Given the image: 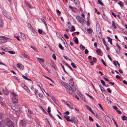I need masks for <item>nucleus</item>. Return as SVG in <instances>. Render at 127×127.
Segmentation results:
<instances>
[{
	"label": "nucleus",
	"mask_w": 127,
	"mask_h": 127,
	"mask_svg": "<svg viewBox=\"0 0 127 127\" xmlns=\"http://www.w3.org/2000/svg\"><path fill=\"white\" fill-rule=\"evenodd\" d=\"M6 125L8 127H14L15 125L13 122L8 118L6 119Z\"/></svg>",
	"instance_id": "obj_1"
},
{
	"label": "nucleus",
	"mask_w": 127,
	"mask_h": 127,
	"mask_svg": "<svg viewBox=\"0 0 127 127\" xmlns=\"http://www.w3.org/2000/svg\"><path fill=\"white\" fill-rule=\"evenodd\" d=\"M96 31L97 33H99V38L101 39V29L100 26L99 24H98L97 23L96 24Z\"/></svg>",
	"instance_id": "obj_2"
},
{
	"label": "nucleus",
	"mask_w": 127,
	"mask_h": 127,
	"mask_svg": "<svg viewBox=\"0 0 127 127\" xmlns=\"http://www.w3.org/2000/svg\"><path fill=\"white\" fill-rule=\"evenodd\" d=\"M76 18L77 20L81 23H83L84 21V18L80 17L79 16H76Z\"/></svg>",
	"instance_id": "obj_3"
},
{
	"label": "nucleus",
	"mask_w": 127,
	"mask_h": 127,
	"mask_svg": "<svg viewBox=\"0 0 127 127\" xmlns=\"http://www.w3.org/2000/svg\"><path fill=\"white\" fill-rule=\"evenodd\" d=\"M6 120H3L0 122V127H6Z\"/></svg>",
	"instance_id": "obj_4"
},
{
	"label": "nucleus",
	"mask_w": 127,
	"mask_h": 127,
	"mask_svg": "<svg viewBox=\"0 0 127 127\" xmlns=\"http://www.w3.org/2000/svg\"><path fill=\"white\" fill-rule=\"evenodd\" d=\"M12 101L14 103H17L18 102V99L17 97H13L12 98Z\"/></svg>",
	"instance_id": "obj_5"
},
{
	"label": "nucleus",
	"mask_w": 127,
	"mask_h": 127,
	"mask_svg": "<svg viewBox=\"0 0 127 127\" xmlns=\"http://www.w3.org/2000/svg\"><path fill=\"white\" fill-rule=\"evenodd\" d=\"M65 88H67V89L66 90L67 92L69 94H72V92L70 89V87L66 85L65 86Z\"/></svg>",
	"instance_id": "obj_6"
},
{
	"label": "nucleus",
	"mask_w": 127,
	"mask_h": 127,
	"mask_svg": "<svg viewBox=\"0 0 127 127\" xmlns=\"http://www.w3.org/2000/svg\"><path fill=\"white\" fill-rule=\"evenodd\" d=\"M16 66L17 67L19 68L21 70H23L24 68V66L20 63L17 64Z\"/></svg>",
	"instance_id": "obj_7"
},
{
	"label": "nucleus",
	"mask_w": 127,
	"mask_h": 127,
	"mask_svg": "<svg viewBox=\"0 0 127 127\" xmlns=\"http://www.w3.org/2000/svg\"><path fill=\"white\" fill-rule=\"evenodd\" d=\"M20 123L21 125L23 127L25 126L26 125L25 121L24 120H21Z\"/></svg>",
	"instance_id": "obj_8"
},
{
	"label": "nucleus",
	"mask_w": 127,
	"mask_h": 127,
	"mask_svg": "<svg viewBox=\"0 0 127 127\" xmlns=\"http://www.w3.org/2000/svg\"><path fill=\"white\" fill-rule=\"evenodd\" d=\"M113 108L119 114H121V112L120 111H119L117 110L118 108L117 107L115 106H112Z\"/></svg>",
	"instance_id": "obj_9"
},
{
	"label": "nucleus",
	"mask_w": 127,
	"mask_h": 127,
	"mask_svg": "<svg viewBox=\"0 0 127 127\" xmlns=\"http://www.w3.org/2000/svg\"><path fill=\"white\" fill-rule=\"evenodd\" d=\"M70 88H71V91L72 92V94H73V92H74L76 91V88L75 86L74 85H73V86H71V87H70Z\"/></svg>",
	"instance_id": "obj_10"
},
{
	"label": "nucleus",
	"mask_w": 127,
	"mask_h": 127,
	"mask_svg": "<svg viewBox=\"0 0 127 127\" xmlns=\"http://www.w3.org/2000/svg\"><path fill=\"white\" fill-rule=\"evenodd\" d=\"M86 107L88 110H89L92 113H93L94 114H95L93 112L91 108L88 105H86L85 106Z\"/></svg>",
	"instance_id": "obj_11"
},
{
	"label": "nucleus",
	"mask_w": 127,
	"mask_h": 127,
	"mask_svg": "<svg viewBox=\"0 0 127 127\" xmlns=\"http://www.w3.org/2000/svg\"><path fill=\"white\" fill-rule=\"evenodd\" d=\"M37 59L38 61L40 63H41V62H44L43 59L42 58H36Z\"/></svg>",
	"instance_id": "obj_12"
},
{
	"label": "nucleus",
	"mask_w": 127,
	"mask_h": 127,
	"mask_svg": "<svg viewBox=\"0 0 127 127\" xmlns=\"http://www.w3.org/2000/svg\"><path fill=\"white\" fill-rule=\"evenodd\" d=\"M69 87H71L74 85V83L72 79H70L69 80Z\"/></svg>",
	"instance_id": "obj_13"
},
{
	"label": "nucleus",
	"mask_w": 127,
	"mask_h": 127,
	"mask_svg": "<svg viewBox=\"0 0 127 127\" xmlns=\"http://www.w3.org/2000/svg\"><path fill=\"white\" fill-rule=\"evenodd\" d=\"M6 38L0 39V42H1L2 43H4L6 42H7V40Z\"/></svg>",
	"instance_id": "obj_14"
},
{
	"label": "nucleus",
	"mask_w": 127,
	"mask_h": 127,
	"mask_svg": "<svg viewBox=\"0 0 127 127\" xmlns=\"http://www.w3.org/2000/svg\"><path fill=\"white\" fill-rule=\"evenodd\" d=\"M75 39L74 40V41L75 43L77 44H78V41L77 38L76 37H74L73 38V39Z\"/></svg>",
	"instance_id": "obj_15"
},
{
	"label": "nucleus",
	"mask_w": 127,
	"mask_h": 127,
	"mask_svg": "<svg viewBox=\"0 0 127 127\" xmlns=\"http://www.w3.org/2000/svg\"><path fill=\"white\" fill-rule=\"evenodd\" d=\"M2 92L5 95H8L9 93L8 91L5 89H3L2 90Z\"/></svg>",
	"instance_id": "obj_16"
},
{
	"label": "nucleus",
	"mask_w": 127,
	"mask_h": 127,
	"mask_svg": "<svg viewBox=\"0 0 127 127\" xmlns=\"http://www.w3.org/2000/svg\"><path fill=\"white\" fill-rule=\"evenodd\" d=\"M22 55L24 57L26 58L27 59H29L30 58V57L28 56L25 53L22 54Z\"/></svg>",
	"instance_id": "obj_17"
},
{
	"label": "nucleus",
	"mask_w": 127,
	"mask_h": 127,
	"mask_svg": "<svg viewBox=\"0 0 127 127\" xmlns=\"http://www.w3.org/2000/svg\"><path fill=\"white\" fill-rule=\"evenodd\" d=\"M64 118L66 119L67 121H69L70 118L69 116L65 115H64Z\"/></svg>",
	"instance_id": "obj_18"
},
{
	"label": "nucleus",
	"mask_w": 127,
	"mask_h": 127,
	"mask_svg": "<svg viewBox=\"0 0 127 127\" xmlns=\"http://www.w3.org/2000/svg\"><path fill=\"white\" fill-rule=\"evenodd\" d=\"M31 30H32V32H33L34 35L36 36L37 35V32L35 31L34 29L33 28Z\"/></svg>",
	"instance_id": "obj_19"
},
{
	"label": "nucleus",
	"mask_w": 127,
	"mask_h": 127,
	"mask_svg": "<svg viewBox=\"0 0 127 127\" xmlns=\"http://www.w3.org/2000/svg\"><path fill=\"white\" fill-rule=\"evenodd\" d=\"M98 55H100L102 53V52L101 50L99 49H97L96 51Z\"/></svg>",
	"instance_id": "obj_20"
},
{
	"label": "nucleus",
	"mask_w": 127,
	"mask_h": 127,
	"mask_svg": "<svg viewBox=\"0 0 127 127\" xmlns=\"http://www.w3.org/2000/svg\"><path fill=\"white\" fill-rule=\"evenodd\" d=\"M118 4L120 5V6L122 8L123 6H124V3L122 1H120V2L118 3Z\"/></svg>",
	"instance_id": "obj_21"
},
{
	"label": "nucleus",
	"mask_w": 127,
	"mask_h": 127,
	"mask_svg": "<svg viewBox=\"0 0 127 127\" xmlns=\"http://www.w3.org/2000/svg\"><path fill=\"white\" fill-rule=\"evenodd\" d=\"M3 25V22L2 19H0V27H2Z\"/></svg>",
	"instance_id": "obj_22"
},
{
	"label": "nucleus",
	"mask_w": 127,
	"mask_h": 127,
	"mask_svg": "<svg viewBox=\"0 0 127 127\" xmlns=\"http://www.w3.org/2000/svg\"><path fill=\"white\" fill-rule=\"evenodd\" d=\"M50 65L52 66V67L55 70H57V68L56 66L54 63H52Z\"/></svg>",
	"instance_id": "obj_23"
},
{
	"label": "nucleus",
	"mask_w": 127,
	"mask_h": 127,
	"mask_svg": "<svg viewBox=\"0 0 127 127\" xmlns=\"http://www.w3.org/2000/svg\"><path fill=\"white\" fill-rule=\"evenodd\" d=\"M87 31L89 33H90L91 32H93V30L92 29L90 28L88 29H87Z\"/></svg>",
	"instance_id": "obj_24"
},
{
	"label": "nucleus",
	"mask_w": 127,
	"mask_h": 127,
	"mask_svg": "<svg viewBox=\"0 0 127 127\" xmlns=\"http://www.w3.org/2000/svg\"><path fill=\"white\" fill-rule=\"evenodd\" d=\"M75 30V27L73 26H72L71 27V29L70 30L71 32H74Z\"/></svg>",
	"instance_id": "obj_25"
},
{
	"label": "nucleus",
	"mask_w": 127,
	"mask_h": 127,
	"mask_svg": "<svg viewBox=\"0 0 127 127\" xmlns=\"http://www.w3.org/2000/svg\"><path fill=\"white\" fill-rule=\"evenodd\" d=\"M42 66L46 70H47V71H49L50 70L45 65L44 66L42 65Z\"/></svg>",
	"instance_id": "obj_26"
},
{
	"label": "nucleus",
	"mask_w": 127,
	"mask_h": 127,
	"mask_svg": "<svg viewBox=\"0 0 127 127\" xmlns=\"http://www.w3.org/2000/svg\"><path fill=\"white\" fill-rule=\"evenodd\" d=\"M80 48L82 50H84L85 49V47L81 44L80 46Z\"/></svg>",
	"instance_id": "obj_27"
},
{
	"label": "nucleus",
	"mask_w": 127,
	"mask_h": 127,
	"mask_svg": "<svg viewBox=\"0 0 127 127\" xmlns=\"http://www.w3.org/2000/svg\"><path fill=\"white\" fill-rule=\"evenodd\" d=\"M113 23L112 24V25L113 27L114 28V29H116L117 28V27L115 25V23L113 21H112Z\"/></svg>",
	"instance_id": "obj_28"
},
{
	"label": "nucleus",
	"mask_w": 127,
	"mask_h": 127,
	"mask_svg": "<svg viewBox=\"0 0 127 127\" xmlns=\"http://www.w3.org/2000/svg\"><path fill=\"white\" fill-rule=\"evenodd\" d=\"M28 26L29 28L31 30H32L33 28L30 23H28Z\"/></svg>",
	"instance_id": "obj_29"
},
{
	"label": "nucleus",
	"mask_w": 127,
	"mask_h": 127,
	"mask_svg": "<svg viewBox=\"0 0 127 127\" xmlns=\"http://www.w3.org/2000/svg\"><path fill=\"white\" fill-rule=\"evenodd\" d=\"M61 66L62 67L64 71V72L66 73L67 74H68V73H67L66 71L65 70V69H64V66H63L62 64H61Z\"/></svg>",
	"instance_id": "obj_30"
},
{
	"label": "nucleus",
	"mask_w": 127,
	"mask_h": 127,
	"mask_svg": "<svg viewBox=\"0 0 127 127\" xmlns=\"http://www.w3.org/2000/svg\"><path fill=\"white\" fill-rule=\"evenodd\" d=\"M59 48L61 49V50H63L64 49V47H63L62 46L61 44L59 43Z\"/></svg>",
	"instance_id": "obj_31"
},
{
	"label": "nucleus",
	"mask_w": 127,
	"mask_h": 127,
	"mask_svg": "<svg viewBox=\"0 0 127 127\" xmlns=\"http://www.w3.org/2000/svg\"><path fill=\"white\" fill-rule=\"evenodd\" d=\"M107 39H108V41L111 44V39L109 37H107Z\"/></svg>",
	"instance_id": "obj_32"
},
{
	"label": "nucleus",
	"mask_w": 127,
	"mask_h": 127,
	"mask_svg": "<svg viewBox=\"0 0 127 127\" xmlns=\"http://www.w3.org/2000/svg\"><path fill=\"white\" fill-rule=\"evenodd\" d=\"M101 83L102 84L103 86H105V84L104 82L102 79L100 80Z\"/></svg>",
	"instance_id": "obj_33"
},
{
	"label": "nucleus",
	"mask_w": 127,
	"mask_h": 127,
	"mask_svg": "<svg viewBox=\"0 0 127 127\" xmlns=\"http://www.w3.org/2000/svg\"><path fill=\"white\" fill-rule=\"evenodd\" d=\"M69 103H70V102L68 101H66L64 103L68 107H69L70 105L69 104Z\"/></svg>",
	"instance_id": "obj_34"
},
{
	"label": "nucleus",
	"mask_w": 127,
	"mask_h": 127,
	"mask_svg": "<svg viewBox=\"0 0 127 127\" xmlns=\"http://www.w3.org/2000/svg\"><path fill=\"white\" fill-rule=\"evenodd\" d=\"M11 94L13 96V97H17V95L16 93L12 92L11 93Z\"/></svg>",
	"instance_id": "obj_35"
},
{
	"label": "nucleus",
	"mask_w": 127,
	"mask_h": 127,
	"mask_svg": "<svg viewBox=\"0 0 127 127\" xmlns=\"http://www.w3.org/2000/svg\"><path fill=\"white\" fill-rule=\"evenodd\" d=\"M23 88L26 91H28V88L25 85H24V86H23Z\"/></svg>",
	"instance_id": "obj_36"
},
{
	"label": "nucleus",
	"mask_w": 127,
	"mask_h": 127,
	"mask_svg": "<svg viewBox=\"0 0 127 127\" xmlns=\"http://www.w3.org/2000/svg\"><path fill=\"white\" fill-rule=\"evenodd\" d=\"M94 115H95L96 117L97 118L99 119H100L101 118L100 117V116L99 115L96 113L95 114L94 113Z\"/></svg>",
	"instance_id": "obj_37"
},
{
	"label": "nucleus",
	"mask_w": 127,
	"mask_h": 127,
	"mask_svg": "<svg viewBox=\"0 0 127 127\" xmlns=\"http://www.w3.org/2000/svg\"><path fill=\"white\" fill-rule=\"evenodd\" d=\"M25 2H26V4L27 5H28L29 8H32L31 7V6L30 5L29 3L28 2H26V1H25Z\"/></svg>",
	"instance_id": "obj_38"
},
{
	"label": "nucleus",
	"mask_w": 127,
	"mask_h": 127,
	"mask_svg": "<svg viewBox=\"0 0 127 127\" xmlns=\"http://www.w3.org/2000/svg\"><path fill=\"white\" fill-rule=\"evenodd\" d=\"M87 25L88 26H89L90 25V22L89 19L87 20Z\"/></svg>",
	"instance_id": "obj_39"
},
{
	"label": "nucleus",
	"mask_w": 127,
	"mask_h": 127,
	"mask_svg": "<svg viewBox=\"0 0 127 127\" xmlns=\"http://www.w3.org/2000/svg\"><path fill=\"white\" fill-rule=\"evenodd\" d=\"M73 63H71V65L73 67L75 68H76L77 67V66L76 65H75Z\"/></svg>",
	"instance_id": "obj_40"
},
{
	"label": "nucleus",
	"mask_w": 127,
	"mask_h": 127,
	"mask_svg": "<svg viewBox=\"0 0 127 127\" xmlns=\"http://www.w3.org/2000/svg\"><path fill=\"white\" fill-rule=\"evenodd\" d=\"M8 52L10 54H14L15 53V52L14 51H9Z\"/></svg>",
	"instance_id": "obj_41"
},
{
	"label": "nucleus",
	"mask_w": 127,
	"mask_h": 127,
	"mask_svg": "<svg viewBox=\"0 0 127 127\" xmlns=\"http://www.w3.org/2000/svg\"><path fill=\"white\" fill-rule=\"evenodd\" d=\"M50 109H51V108L49 107H48V109H47V110H48L47 112H48V113H49V115H50V112L51 111V110H50Z\"/></svg>",
	"instance_id": "obj_42"
},
{
	"label": "nucleus",
	"mask_w": 127,
	"mask_h": 127,
	"mask_svg": "<svg viewBox=\"0 0 127 127\" xmlns=\"http://www.w3.org/2000/svg\"><path fill=\"white\" fill-rule=\"evenodd\" d=\"M98 3L99 4H100V5H102V6L104 5L102 3V2H101V1L100 0H98Z\"/></svg>",
	"instance_id": "obj_43"
},
{
	"label": "nucleus",
	"mask_w": 127,
	"mask_h": 127,
	"mask_svg": "<svg viewBox=\"0 0 127 127\" xmlns=\"http://www.w3.org/2000/svg\"><path fill=\"white\" fill-rule=\"evenodd\" d=\"M56 12L58 15H60L61 14V12L58 9L56 10Z\"/></svg>",
	"instance_id": "obj_44"
},
{
	"label": "nucleus",
	"mask_w": 127,
	"mask_h": 127,
	"mask_svg": "<svg viewBox=\"0 0 127 127\" xmlns=\"http://www.w3.org/2000/svg\"><path fill=\"white\" fill-rule=\"evenodd\" d=\"M52 57L55 60H56V57L55 54H53Z\"/></svg>",
	"instance_id": "obj_45"
},
{
	"label": "nucleus",
	"mask_w": 127,
	"mask_h": 127,
	"mask_svg": "<svg viewBox=\"0 0 127 127\" xmlns=\"http://www.w3.org/2000/svg\"><path fill=\"white\" fill-rule=\"evenodd\" d=\"M89 120L90 121L92 122H93L94 121L93 119L90 116H89Z\"/></svg>",
	"instance_id": "obj_46"
},
{
	"label": "nucleus",
	"mask_w": 127,
	"mask_h": 127,
	"mask_svg": "<svg viewBox=\"0 0 127 127\" xmlns=\"http://www.w3.org/2000/svg\"><path fill=\"white\" fill-rule=\"evenodd\" d=\"M93 62H94V63L96 62V59L95 57H93Z\"/></svg>",
	"instance_id": "obj_47"
},
{
	"label": "nucleus",
	"mask_w": 127,
	"mask_h": 127,
	"mask_svg": "<svg viewBox=\"0 0 127 127\" xmlns=\"http://www.w3.org/2000/svg\"><path fill=\"white\" fill-rule=\"evenodd\" d=\"M31 47L35 51H37V49L36 48L33 47L32 46H31Z\"/></svg>",
	"instance_id": "obj_48"
},
{
	"label": "nucleus",
	"mask_w": 127,
	"mask_h": 127,
	"mask_svg": "<svg viewBox=\"0 0 127 127\" xmlns=\"http://www.w3.org/2000/svg\"><path fill=\"white\" fill-rule=\"evenodd\" d=\"M101 61L102 63L105 66H106V64H105V63L104 62V61H103V60L102 59H101Z\"/></svg>",
	"instance_id": "obj_49"
},
{
	"label": "nucleus",
	"mask_w": 127,
	"mask_h": 127,
	"mask_svg": "<svg viewBox=\"0 0 127 127\" xmlns=\"http://www.w3.org/2000/svg\"><path fill=\"white\" fill-rule=\"evenodd\" d=\"M38 31L40 34H41L42 32V30L41 29H38Z\"/></svg>",
	"instance_id": "obj_50"
},
{
	"label": "nucleus",
	"mask_w": 127,
	"mask_h": 127,
	"mask_svg": "<svg viewBox=\"0 0 127 127\" xmlns=\"http://www.w3.org/2000/svg\"><path fill=\"white\" fill-rule=\"evenodd\" d=\"M64 36L67 39H68L69 38V37L66 34H64Z\"/></svg>",
	"instance_id": "obj_51"
},
{
	"label": "nucleus",
	"mask_w": 127,
	"mask_h": 127,
	"mask_svg": "<svg viewBox=\"0 0 127 127\" xmlns=\"http://www.w3.org/2000/svg\"><path fill=\"white\" fill-rule=\"evenodd\" d=\"M0 117L1 119H2L3 118V115L1 113H0Z\"/></svg>",
	"instance_id": "obj_52"
},
{
	"label": "nucleus",
	"mask_w": 127,
	"mask_h": 127,
	"mask_svg": "<svg viewBox=\"0 0 127 127\" xmlns=\"http://www.w3.org/2000/svg\"><path fill=\"white\" fill-rule=\"evenodd\" d=\"M40 109L44 113H46L44 109L42 107H40Z\"/></svg>",
	"instance_id": "obj_53"
},
{
	"label": "nucleus",
	"mask_w": 127,
	"mask_h": 127,
	"mask_svg": "<svg viewBox=\"0 0 127 127\" xmlns=\"http://www.w3.org/2000/svg\"><path fill=\"white\" fill-rule=\"evenodd\" d=\"M86 94L91 98L92 99H94V98L91 96L89 94Z\"/></svg>",
	"instance_id": "obj_54"
},
{
	"label": "nucleus",
	"mask_w": 127,
	"mask_h": 127,
	"mask_svg": "<svg viewBox=\"0 0 127 127\" xmlns=\"http://www.w3.org/2000/svg\"><path fill=\"white\" fill-rule=\"evenodd\" d=\"M122 119L123 121L125 120L126 119V117L125 116H123L122 117Z\"/></svg>",
	"instance_id": "obj_55"
},
{
	"label": "nucleus",
	"mask_w": 127,
	"mask_h": 127,
	"mask_svg": "<svg viewBox=\"0 0 127 127\" xmlns=\"http://www.w3.org/2000/svg\"><path fill=\"white\" fill-rule=\"evenodd\" d=\"M22 77L24 78L26 80H27L28 79V78H27L26 76H24L23 75L22 76Z\"/></svg>",
	"instance_id": "obj_56"
},
{
	"label": "nucleus",
	"mask_w": 127,
	"mask_h": 127,
	"mask_svg": "<svg viewBox=\"0 0 127 127\" xmlns=\"http://www.w3.org/2000/svg\"><path fill=\"white\" fill-rule=\"evenodd\" d=\"M71 109H73L74 108L73 105L72 104L69 105V107Z\"/></svg>",
	"instance_id": "obj_57"
},
{
	"label": "nucleus",
	"mask_w": 127,
	"mask_h": 127,
	"mask_svg": "<svg viewBox=\"0 0 127 127\" xmlns=\"http://www.w3.org/2000/svg\"><path fill=\"white\" fill-rule=\"evenodd\" d=\"M89 52L88 50L87 49H86L85 50V53L86 54H87Z\"/></svg>",
	"instance_id": "obj_58"
},
{
	"label": "nucleus",
	"mask_w": 127,
	"mask_h": 127,
	"mask_svg": "<svg viewBox=\"0 0 127 127\" xmlns=\"http://www.w3.org/2000/svg\"><path fill=\"white\" fill-rule=\"evenodd\" d=\"M103 44H104V45L105 46H107V45H106V44L105 43V40H104L103 38Z\"/></svg>",
	"instance_id": "obj_59"
},
{
	"label": "nucleus",
	"mask_w": 127,
	"mask_h": 127,
	"mask_svg": "<svg viewBox=\"0 0 127 127\" xmlns=\"http://www.w3.org/2000/svg\"><path fill=\"white\" fill-rule=\"evenodd\" d=\"M14 37L17 39L18 41H20V39L19 38V37L18 36H14Z\"/></svg>",
	"instance_id": "obj_60"
},
{
	"label": "nucleus",
	"mask_w": 127,
	"mask_h": 127,
	"mask_svg": "<svg viewBox=\"0 0 127 127\" xmlns=\"http://www.w3.org/2000/svg\"><path fill=\"white\" fill-rule=\"evenodd\" d=\"M64 114H66V115H69V112L68 111H67L65 112L64 113Z\"/></svg>",
	"instance_id": "obj_61"
},
{
	"label": "nucleus",
	"mask_w": 127,
	"mask_h": 127,
	"mask_svg": "<svg viewBox=\"0 0 127 127\" xmlns=\"http://www.w3.org/2000/svg\"><path fill=\"white\" fill-rule=\"evenodd\" d=\"M81 98L83 101H84L85 102H86V100L84 97L82 96V97H81Z\"/></svg>",
	"instance_id": "obj_62"
},
{
	"label": "nucleus",
	"mask_w": 127,
	"mask_h": 127,
	"mask_svg": "<svg viewBox=\"0 0 127 127\" xmlns=\"http://www.w3.org/2000/svg\"><path fill=\"white\" fill-rule=\"evenodd\" d=\"M54 101V102L57 105H58V101L56 100H55V101Z\"/></svg>",
	"instance_id": "obj_63"
},
{
	"label": "nucleus",
	"mask_w": 127,
	"mask_h": 127,
	"mask_svg": "<svg viewBox=\"0 0 127 127\" xmlns=\"http://www.w3.org/2000/svg\"><path fill=\"white\" fill-rule=\"evenodd\" d=\"M123 83L125 84H127V82L125 80H124L123 81Z\"/></svg>",
	"instance_id": "obj_64"
}]
</instances>
